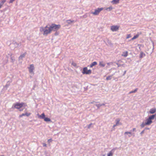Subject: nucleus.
<instances>
[{"label":"nucleus","instance_id":"f257e3e1","mask_svg":"<svg viewBox=\"0 0 156 156\" xmlns=\"http://www.w3.org/2000/svg\"><path fill=\"white\" fill-rule=\"evenodd\" d=\"M40 31L41 32H43V35L46 36L50 34L52 31L50 26L48 27V25L44 27H41L40 28Z\"/></svg>","mask_w":156,"mask_h":156},{"label":"nucleus","instance_id":"f03ea898","mask_svg":"<svg viewBox=\"0 0 156 156\" xmlns=\"http://www.w3.org/2000/svg\"><path fill=\"white\" fill-rule=\"evenodd\" d=\"M155 116H156V113L155 115H152L149 116L147 119H146L145 124H146L147 125H151L152 123V120L154 118Z\"/></svg>","mask_w":156,"mask_h":156},{"label":"nucleus","instance_id":"7ed1b4c3","mask_svg":"<svg viewBox=\"0 0 156 156\" xmlns=\"http://www.w3.org/2000/svg\"><path fill=\"white\" fill-rule=\"evenodd\" d=\"M50 26L52 31H57L61 27V26L60 25H56L54 23L52 24L51 25H50Z\"/></svg>","mask_w":156,"mask_h":156},{"label":"nucleus","instance_id":"20e7f679","mask_svg":"<svg viewBox=\"0 0 156 156\" xmlns=\"http://www.w3.org/2000/svg\"><path fill=\"white\" fill-rule=\"evenodd\" d=\"M24 103H17L14 105V107L17 109H19L22 108L23 105H24Z\"/></svg>","mask_w":156,"mask_h":156},{"label":"nucleus","instance_id":"39448f33","mask_svg":"<svg viewBox=\"0 0 156 156\" xmlns=\"http://www.w3.org/2000/svg\"><path fill=\"white\" fill-rule=\"evenodd\" d=\"M82 73L83 74H89L91 73V71L90 69L88 70L87 67L83 68Z\"/></svg>","mask_w":156,"mask_h":156},{"label":"nucleus","instance_id":"423d86ee","mask_svg":"<svg viewBox=\"0 0 156 156\" xmlns=\"http://www.w3.org/2000/svg\"><path fill=\"white\" fill-rule=\"evenodd\" d=\"M104 9L103 8H98L96 9L94 12L92 13L94 15H98L99 14V12Z\"/></svg>","mask_w":156,"mask_h":156},{"label":"nucleus","instance_id":"0eeeda50","mask_svg":"<svg viewBox=\"0 0 156 156\" xmlns=\"http://www.w3.org/2000/svg\"><path fill=\"white\" fill-rule=\"evenodd\" d=\"M119 28V27L117 26H113L111 27V29L113 31H116Z\"/></svg>","mask_w":156,"mask_h":156},{"label":"nucleus","instance_id":"6e6552de","mask_svg":"<svg viewBox=\"0 0 156 156\" xmlns=\"http://www.w3.org/2000/svg\"><path fill=\"white\" fill-rule=\"evenodd\" d=\"M29 71L30 73H32L33 72L34 69V66L33 64H31L30 65V67L28 68Z\"/></svg>","mask_w":156,"mask_h":156},{"label":"nucleus","instance_id":"1a4fd4ad","mask_svg":"<svg viewBox=\"0 0 156 156\" xmlns=\"http://www.w3.org/2000/svg\"><path fill=\"white\" fill-rule=\"evenodd\" d=\"M156 111V108H152L150 109L149 112L151 114H154L155 112Z\"/></svg>","mask_w":156,"mask_h":156},{"label":"nucleus","instance_id":"9d476101","mask_svg":"<svg viewBox=\"0 0 156 156\" xmlns=\"http://www.w3.org/2000/svg\"><path fill=\"white\" fill-rule=\"evenodd\" d=\"M114 151L113 149H112L107 154V156H113Z\"/></svg>","mask_w":156,"mask_h":156},{"label":"nucleus","instance_id":"9b49d317","mask_svg":"<svg viewBox=\"0 0 156 156\" xmlns=\"http://www.w3.org/2000/svg\"><path fill=\"white\" fill-rule=\"evenodd\" d=\"M119 0H113L111 1V3L113 4H116L119 2Z\"/></svg>","mask_w":156,"mask_h":156},{"label":"nucleus","instance_id":"f8f14e48","mask_svg":"<svg viewBox=\"0 0 156 156\" xmlns=\"http://www.w3.org/2000/svg\"><path fill=\"white\" fill-rule=\"evenodd\" d=\"M6 0H1V1L0 2V8H1L2 7V6L4 3L6 2Z\"/></svg>","mask_w":156,"mask_h":156},{"label":"nucleus","instance_id":"ddd939ff","mask_svg":"<svg viewBox=\"0 0 156 156\" xmlns=\"http://www.w3.org/2000/svg\"><path fill=\"white\" fill-rule=\"evenodd\" d=\"M45 114L44 113H43L42 114H41L40 115H38V117L39 118H40L41 119H44L45 117Z\"/></svg>","mask_w":156,"mask_h":156},{"label":"nucleus","instance_id":"4468645a","mask_svg":"<svg viewBox=\"0 0 156 156\" xmlns=\"http://www.w3.org/2000/svg\"><path fill=\"white\" fill-rule=\"evenodd\" d=\"M97 63L96 62H94L92 63L90 66V68H92L94 66L97 65Z\"/></svg>","mask_w":156,"mask_h":156},{"label":"nucleus","instance_id":"2eb2a0df","mask_svg":"<svg viewBox=\"0 0 156 156\" xmlns=\"http://www.w3.org/2000/svg\"><path fill=\"white\" fill-rule=\"evenodd\" d=\"M128 55V51H126L125 52H124L123 53V54H122V56H124V57H126Z\"/></svg>","mask_w":156,"mask_h":156},{"label":"nucleus","instance_id":"dca6fc26","mask_svg":"<svg viewBox=\"0 0 156 156\" xmlns=\"http://www.w3.org/2000/svg\"><path fill=\"white\" fill-rule=\"evenodd\" d=\"M105 64L103 62H100L99 65L101 66L104 67L105 66Z\"/></svg>","mask_w":156,"mask_h":156},{"label":"nucleus","instance_id":"f3484780","mask_svg":"<svg viewBox=\"0 0 156 156\" xmlns=\"http://www.w3.org/2000/svg\"><path fill=\"white\" fill-rule=\"evenodd\" d=\"M145 54L143 52H141L140 53V57L141 58H142L143 57L145 56Z\"/></svg>","mask_w":156,"mask_h":156},{"label":"nucleus","instance_id":"a211bd4d","mask_svg":"<svg viewBox=\"0 0 156 156\" xmlns=\"http://www.w3.org/2000/svg\"><path fill=\"white\" fill-rule=\"evenodd\" d=\"M116 123L114 125H113V127H115V126H117L119 124V121H120V120L119 119H117L116 120Z\"/></svg>","mask_w":156,"mask_h":156},{"label":"nucleus","instance_id":"6ab92c4d","mask_svg":"<svg viewBox=\"0 0 156 156\" xmlns=\"http://www.w3.org/2000/svg\"><path fill=\"white\" fill-rule=\"evenodd\" d=\"M139 36V34H137L136 35L134 36L132 39V40H133L137 38Z\"/></svg>","mask_w":156,"mask_h":156},{"label":"nucleus","instance_id":"aec40b11","mask_svg":"<svg viewBox=\"0 0 156 156\" xmlns=\"http://www.w3.org/2000/svg\"><path fill=\"white\" fill-rule=\"evenodd\" d=\"M44 120L45 122H50L51 121V120L50 119L47 118V117H45L44 119Z\"/></svg>","mask_w":156,"mask_h":156},{"label":"nucleus","instance_id":"412c9836","mask_svg":"<svg viewBox=\"0 0 156 156\" xmlns=\"http://www.w3.org/2000/svg\"><path fill=\"white\" fill-rule=\"evenodd\" d=\"M137 88H136L134 90L131 91L129 93V94H130L132 93H134L136 92L137 90Z\"/></svg>","mask_w":156,"mask_h":156},{"label":"nucleus","instance_id":"4be33fe9","mask_svg":"<svg viewBox=\"0 0 156 156\" xmlns=\"http://www.w3.org/2000/svg\"><path fill=\"white\" fill-rule=\"evenodd\" d=\"M112 9V6H110L109 7L107 8H106L105 10H106L111 11Z\"/></svg>","mask_w":156,"mask_h":156},{"label":"nucleus","instance_id":"5701e85b","mask_svg":"<svg viewBox=\"0 0 156 156\" xmlns=\"http://www.w3.org/2000/svg\"><path fill=\"white\" fill-rule=\"evenodd\" d=\"M112 76H108L106 78V80H111V79H112Z\"/></svg>","mask_w":156,"mask_h":156},{"label":"nucleus","instance_id":"b1692460","mask_svg":"<svg viewBox=\"0 0 156 156\" xmlns=\"http://www.w3.org/2000/svg\"><path fill=\"white\" fill-rule=\"evenodd\" d=\"M67 21L68 23H73L74 22V20H67Z\"/></svg>","mask_w":156,"mask_h":156},{"label":"nucleus","instance_id":"393cba45","mask_svg":"<svg viewBox=\"0 0 156 156\" xmlns=\"http://www.w3.org/2000/svg\"><path fill=\"white\" fill-rule=\"evenodd\" d=\"M147 125L146 124H145V123H142V124L141 125V127H144L145 126Z\"/></svg>","mask_w":156,"mask_h":156},{"label":"nucleus","instance_id":"a878e982","mask_svg":"<svg viewBox=\"0 0 156 156\" xmlns=\"http://www.w3.org/2000/svg\"><path fill=\"white\" fill-rule=\"evenodd\" d=\"M26 54V53L25 52L23 54L21 55L20 56V57H21V58H23V57H24V56H25Z\"/></svg>","mask_w":156,"mask_h":156},{"label":"nucleus","instance_id":"bb28decb","mask_svg":"<svg viewBox=\"0 0 156 156\" xmlns=\"http://www.w3.org/2000/svg\"><path fill=\"white\" fill-rule=\"evenodd\" d=\"M25 114V116L26 115L27 116H29L31 114V113H24Z\"/></svg>","mask_w":156,"mask_h":156},{"label":"nucleus","instance_id":"cd10ccee","mask_svg":"<svg viewBox=\"0 0 156 156\" xmlns=\"http://www.w3.org/2000/svg\"><path fill=\"white\" fill-rule=\"evenodd\" d=\"M72 65L74 67H76V64L74 62H73L72 63Z\"/></svg>","mask_w":156,"mask_h":156},{"label":"nucleus","instance_id":"c85d7f7f","mask_svg":"<svg viewBox=\"0 0 156 156\" xmlns=\"http://www.w3.org/2000/svg\"><path fill=\"white\" fill-rule=\"evenodd\" d=\"M131 37V35L130 34H128L127 35L126 38L128 39Z\"/></svg>","mask_w":156,"mask_h":156},{"label":"nucleus","instance_id":"c756f323","mask_svg":"<svg viewBox=\"0 0 156 156\" xmlns=\"http://www.w3.org/2000/svg\"><path fill=\"white\" fill-rule=\"evenodd\" d=\"M125 134H131V133L130 132H126L125 133Z\"/></svg>","mask_w":156,"mask_h":156},{"label":"nucleus","instance_id":"7c9ffc66","mask_svg":"<svg viewBox=\"0 0 156 156\" xmlns=\"http://www.w3.org/2000/svg\"><path fill=\"white\" fill-rule=\"evenodd\" d=\"M23 116H25V114L24 113H23V114H22L21 115H19V117L20 118H21Z\"/></svg>","mask_w":156,"mask_h":156},{"label":"nucleus","instance_id":"2f4dec72","mask_svg":"<svg viewBox=\"0 0 156 156\" xmlns=\"http://www.w3.org/2000/svg\"><path fill=\"white\" fill-rule=\"evenodd\" d=\"M52 141V140L51 139H49L48 140V142L49 143H50Z\"/></svg>","mask_w":156,"mask_h":156},{"label":"nucleus","instance_id":"473e14b6","mask_svg":"<svg viewBox=\"0 0 156 156\" xmlns=\"http://www.w3.org/2000/svg\"><path fill=\"white\" fill-rule=\"evenodd\" d=\"M15 0H10V1H9V3H12Z\"/></svg>","mask_w":156,"mask_h":156},{"label":"nucleus","instance_id":"72a5a7b5","mask_svg":"<svg viewBox=\"0 0 156 156\" xmlns=\"http://www.w3.org/2000/svg\"><path fill=\"white\" fill-rule=\"evenodd\" d=\"M43 146L44 147H46V144H45V143H43Z\"/></svg>","mask_w":156,"mask_h":156},{"label":"nucleus","instance_id":"f704fd0d","mask_svg":"<svg viewBox=\"0 0 156 156\" xmlns=\"http://www.w3.org/2000/svg\"><path fill=\"white\" fill-rule=\"evenodd\" d=\"M91 125H92V123H91V124H90L88 126V128H89L90 127V126Z\"/></svg>","mask_w":156,"mask_h":156},{"label":"nucleus","instance_id":"c9c22d12","mask_svg":"<svg viewBox=\"0 0 156 156\" xmlns=\"http://www.w3.org/2000/svg\"><path fill=\"white\" fill-rule=\"evenodd\" d=\"M133 131H134L136 130V129L135 128H134L133 129Z\"/></svg>","mask_w":156,"mask_h":156},{"label":"nucleus","instance_id":"e433bc0d","mask_svg":"<svg viewBox=\"0 0 156 156\" xmlns=\"http://www.w3.org/2000/svg\"><path fill=\"white\" fill-rule=\"evenodd\" d=\"M143 132H144V131H142L141 132V134L143 133Z\"/></svg>","mask_w":156,"mask_h":156},{"label":"nucleus","instance_id":"4c0bfd02","mask_svg":"<svg viewBox=\"0 0 156 156\" xmlns=\"http://www.w3.org/2000/svg\"><path fill=\"white\" fill-rule=\"evenodd\" d=\"M22 110H20V111H22Z\"/></svg>","mask_w":156,"mask_h":156},{"label":"nucleus","instance_id":"58836bf2","mask_svg":"<svg viewBox=\"0 0 156 156\" xmlns=\"http://www.w3.org/2000/svg\"><path fill=\"white\" fill-rule=\"evenodd\" d=\"M108 65H109V63H108Z\"/></svg>","mask_w":156,"mask_h":156}]
</instances>
